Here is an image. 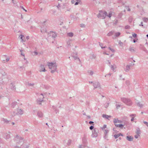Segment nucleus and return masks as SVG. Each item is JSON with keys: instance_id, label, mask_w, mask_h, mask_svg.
<instances>
[{"instance_id": "16", "label": "nucleus", "mask_w": 148, "mask_h": 148, "mask_svg": "<svg viewBox=\"0 0 148 148\" xmlns=\"http://www.w3.org/2000/svg\"><path fill=\"white\" fill-rule=\"evenodd\" d=\"M10 88L13 90H16L15 86L12 83H11L10 84Z\"/></svg>"}, {"instance_id": "19", "label": "nucleus", "mask_w": 148, "mask_h": 148, "mask_svg": "<svg viewBox=\"0 0 148 148\" xmlns=\"http://www.w3.org/2000/svg\"><path fill=\"white\" fill-rule=\"evenodd\" d=\"M120 33L119 32L116 33L114 36L113 37V38L115 39L116 37L119 36L120 35Z\"/></svg>"}, {"instance_id": "35", "label": "nucleus", "mask_w": 148, "mask_h": 148, "mask_svg": "<svg viewBox=\"0 0 148 148\" xmlns=\"http://www.w3.org/2000/svg\"><path fill=\"white\" fill-rule=\"evenodd\" d=\"M4 57V58H6V62H8L10 60V58L9 57L6 58L7 56L5 55L3 56Z\"/></svg>"}, {"instance_id": "27", "label": "nucleus", "mask_w": 148, "mask_h": 148, "mask_svg": "<svg viewBox=\"0 0 148 148\" xmlns=\"http://www.w3.org/2000/svg\"><path fill=\"white\" fill-rule=\"evenodd\" d=\"M41 32L42 33H44L46 32V29L45 28H42L41 29Z\"/></svg>"}, {"instance_id": "12", "label": "nucleus", "mask_w": 148, "mask_h": 148, "mask_svg": "<svg viewBox=\"0 0 148 148\" xmlns=\"http://www.w3.org/2000/svg\"><path fill=\"white\" fill-rule=\"evenodd\" d=\"M102 116L104 118L108 119V120H110L109 118H110L111 117V116H109L105 114H103L102 115Z\"/></svg>"}, {"instance_id": "20", "label": "nucleus", "mask_w": 148, "mask_h": 148, "mask_svg": "<svg viewBox=\"0 0 148 148\" xmlns=\"http://www.w3.org/2000/svg\"><path fill=\"white\" fill-rule=\"evenodd\" d=\"M130 65H127L126 66L125 71L126 72H128L129 71L130 69Z\"/></svg>"}, {"instance_id": "29", "label": "nucleus", "mask_w": 148, "mask_h": 148, "mask_svg": "<svg viewBox=\"0 0 148 148\" xmlns=\"http://www.w3.org/2000/svg\"><path fill=\"white\" fill-rule=\"evenodd\" d=\"M136 103L137 105L140 107V108L143 107V105L142 104H140L139 102H136Z\"/></svg>"}, {"instance_id": "49", "label": "nucleus", "mask_w": 148, "mask_h": 148, "mask_svg": "<svg viewBox=\"0 0 148 148\" xmlns=\"http://www.w3.org/2000/svg\"><path fill=\"white\" fill-rule=\"evenodd\" d=\"M130 117H133V116H136V114H132L130 115Z\"/></svg>"}, {"instance_id": "54", "label": "nucleus", "mask_w": 148, "mask_h": 148, "mask_svg": "<svg viewBox=\"0 0 148 148\" xmlns=\"http://www.w3.org/2000/svg\"><path fill=\"white\" fill-rule=\"evenodd\" d=\"M94 128V127L93 126H91L90 127H89V129L90 130H92Z\"/></svg>"}, {"instance_id": "22", "label": "nucleus", "mask_w": 148, "mask_h": 148, "mask_svg": "<svg viewBox=\"0 0 148 148\" xmlns=\"http://www.w3.org/2000/svg\"><path fill=\"white\" fill-rule=\"evenodd\" d=\"M114 31H112L110 32H109L107 34V36H110L114 34Z\"/></svg>"}, {"instance_id": "4", "label": "nucleus", "mask_w": 148, "mask_h": 148, "mask_svg": "<svg viewBox=\"0 0 148 148\" xmlns=\"http://www.w3.org/2000/svg\"><path fill=\"white\" fill-rule=\"evenodd\" d=\"M107 13L106 11H103L101 10L99 11V13L97 15L98 18H101L102 19L105 18L107 16Z\"/></svg>"}, {"instance_id": "14", "label": "nucleus", "mask_w": 148, "mask_h": 148, "mask_svg": "<svg viewBox=\"0 0 148 148\" xmlns=\"http://www.w3.org/2000/svg\"><path fill=\"white\" fill-rule=\"evenodd\" d=\"M111 69L113 71L115 72L116 71H115V69L116 68V65L115 64H113V65H111L110 66Z\"/></svg>"}, {"instance_id": "6", "label": "nucleus", "mask_w": 148, "mask_h": 148, "mask_svg": "<svg viewBox=\"0 0 148 148\" xmlns=\"http://www.w3.org/2000/svg\"><path fill=\"white\" fill-rule=\"evenodd\" d=\"M87 135L86 134H84L83 137L82 138V145H86L87 143Z\"/></svg>"}, {"instance_id": "28", "label": "nucleus", "mask_w": 148, "mask_h": 148, "mask_svg": "<svg viewBox=\"0 0 148 148\" xmlns=\"http://www.w3.org/2000/svg\"><path fill=\"white\" fill-rule=\"evenodd\" d=\"M71 40H69L67 42V44L68 46H71L70 45L71 42Z\"/></svg>"}, {"instance_id": "23", "label": "nucleus", "mask_w": 148, "mask_h": 148, "mask_svg": "<svg viewBox=\"0 0 148 148\" xmlns=\"http://www.w3.org/2000/svg\"><path fill=\"white\" fill-rule=\"evenodd\" d=\"M17 104V102L15 101L13 102L11 104V107L13 108H14V107Z\"/></svg>"}, {"instance_id": "11", "label": "nucleus", "mask_w": 148, "mask_h": 148, "mask_svg": "<svg viewBox=\"0 0 148 148\" xmlns=\"http://www.w3.org/2000/svg\"><path fill=\"white\" fill-rule=\"evenodd\" d=\"M3 137L4 138L8 139L10 138V135L8 133H5L3 134Z\"/></svg>"}, {"instance_id": "50", "label": "nucleus", "mask_w": 148, "mask_h": 148, "mask_svg": "<svg viewBox=\"0 0 148 148\" xmlns=\"http://www.w3.org/2000/svg\"><path fill=\"white\" fill-rule=\"evenodd\" d=\"M125 28L126 29H129L130 28V26L129 25H126L125 27Z\"/></svg>"}, {"instance_id": "8", "label": "nucleus", "mask_w": 148, "mask_h": 148, "mask_svg": "<svg viewBox=\"0 0 148 148\" xmlns=\"http://www.w3.org/2000/svg\"><path fill=\"white\" fill-rule=\"evenodd\" d=\"M40 96L42 97H40L42 99L38 98L37 100V103L39 105L41 104V102L43 101V99L44 98L43 95L42 94H41Z\"/></svg>"}, {"instance_id": "53", "label": "nucleus", "mask_w": 148, "mask_h": 148, "mask_svg": "<svg viewBox=\"0 0 148 148\" xmlns=\"http://www.w3.org/2000/svg\"><path fill=\"white\" fill-rule=\"evenodd\" d=\"M57 7L59 10L60 9V4L59 3L58 4V6H57Z\"/></svg>"}, {"instance_id": "48", "label": "nucleus", "mask_w": 148, "mask_h": 148, "mask_svg": "<svg viewBox=\"0 0 148 148\" xmlns=\"http://www.w3.org/2000/svg\"><path fill=\"white\" fill-rule=\"evenodd\" d=\"M92 58L95 59L96 58V56L95 55L93 54L92 55Z\"/></svg>"}, {"instance_id": "21", "label": "nucleus", "mask_w": 148, "mask_h": 148, "mask_svg": "<svg viewBox=\"0 0 148 148\" xmlns=\"http://www.w3.org/2000/svg\"><path fill=\"white\" fill-rule=\"evenodd\" d=\"M1 121L7 124L9 122H10V121H8L7 119H4V118H3L2 119Z\"/></svg>"}, {"instance_id": "51", "label": "nucleus", "mask_w": 148, "mask_h": 148, "mask_svg": "<svg viewBox=\"0 0 148 148\" xmlns=\"http://www.w3.org/2000/svg\"><path fill=\"white\" fill-rule=\"evenodd\" d=\"M80 26L82 27H85V25L84 24H81L80 25Z\"/></svg>"}, {"instance_id": "40", "label": "nucleus", "mask_w": 148, "mask_h": 148, "mask_svg": "<svg viewBox=\"0 0 148 148\" xmlns=\"http://www.w3.org/2000/svg\"><path fill=\"white\" fill-rule=\"evenodd\" d=\"M71 140H69L68 141V142H67V145H71Z\"/></svg>"}, {"instance_id": "25", "label": "nucleus", "mask_w": 148, "mask_h": 148, "mask_svg": "<svg viewBox=\"0 0 148 148\" xmlns=\"http://www.w3.org/2000/svg\"><path fill=\"white\" fill-rule=\"evenodd\" d=\"M52 37L53 38H55L57 36L56 34L54 32H52L51 33Z\"/></svg>"}, {"instance_id": "17", "label": "nucleus", "mask_w": 148, "mask_h": 148, "mask_svg": "<svg viewBox=\"0 0 148 148\" xmlns=\"http://www.w3.org/2000/svg\"><path fill=\"white\" fill-rule=\"evenodd\" d=\"M37 115L38 117L41 118L43 116V114L42 112L40 111H38L37 113Z\"/></svg>"}, {"instance_id": "56", "label": "nucleus", "mask_w": 148, "mask_h": 148, "mask_svg": "<svg viewBox=\"0 0 148 148\" xmlns=\"http://www.w3.org/2000/svg\"><path fill=\"white\" fill-rule=\"evenodd\" d=\"M143 123L145 124H146L148 127V122H147L146 121H144Z\"/></svg>"}, {"instance_id": "2", "label": "nucleus", "mask_w": 148, "mask_h": 148, "mask_svg": "<svg viewBox=\"0 0 148 148\" xmlns=\"http://www.w3.org/2000/svg\"><path fill=\"white\" fill-rule=\"evenodd\" d=\"M49 69H51V72L53 73L57 71V65L55 63L49 62L47 64Z\"/></svg>"}, {"instance_id": "55", "label": "nucleus", "mask_w": 148, "mask_h": 148, "mask_svg": "<svg viewBox=\"0 0 148 148\" xmlns=\"http://www.w3.org/2000/svg\"><path fill=\"white\" fill-rule=\"evenodd\" d=\"M140 135H138V134H137V135H135L134 136V137L135 138H137L138 137V136H139Z\"/></svg>"}, {"instance_id": "62", "label": "nucleus", "mask_w": 148, "mask_h": 148, "mask_svg": "<svg viewBox=\"0 0 148 148\" xmlns=\"http://www.w3.org/2000/svg\"><path fill=\"white\" fill-rule=\"evenodd\" d=\"M119 3H122L123 5L124 4V3L123 2H122V1L121 0H120V1H119Z\"/></svg>"}, {"instance_id": "52", "label": "nucleus", "mask_w": 148, "mask_h": 148, "mask_svg": "<svg viewBox=\"0 0 148 148\" xmlns=\"http://www.w3.org/2000/svg\"><path fill=\"white\" fill-rule=\"evenodd\" d=\"M108 136L107 134H105V136H104V138L105 139H107Z\"/></svg>"}, {"instance_id": "38", "label": "nucleus", "mask_w": 148, "mask_h": 148, "mask_svg": "<svg viewBox=\"0 0 148 148\" xmlns=\"http://www.w3.org/2000/svg\"><path fill=\"white\" fill-rule=\"evenodd\" d=\"M73 57L75 59V60H76L78 59L79 62H80V60L79 58H78L77 56H73Z\"/></svg>"}, {"instance_id": "59", "label": "nucleus", "mask_w": 148, "mask_h": 148, "mask_svg": "<svg viewBox=\"0 0 148 148\" xmlns=\"http://www.w3.org/2000/svg\"><path fill=\"white\" fill-rule=\"evenodd\" d=\"M107 62H108V65L110 66H111L110 65V61L109 60H107Z\"/></svg>"}, {"instance_id": "44", "label": "nucleus", "mask_w": 148, "mask_h": 148, "mask_svg": "<svg viewBox=\"0 0 148 148\" xmlns=\"http://www.w3.org/2000/svg\"><path fill=\"white\" fill-rule=\"evenodd\" d=\"M106 127V125H104L103 127H101V129L102 130H103Z\"/></svg>"}, {"instance_id": "15", "label": "nucleus", "mask_w": 148, "mask_h": 148, "mask_svg": "<svg viewBox=\"0 0 148 148\" xmlns=\"http://www.w3.org/2000/svg\"><path fill=\"white\" fill-rule=\"evenodd\" d=\"M126 139L130 141H132L133 140V138L131 136H127L126 137Z\"/></svg>"}, {"instance_id": "13", "label": "nucleus", "mask_w": 148, "mask_h": 148, "mask_svg": "<svg viewBox=\"0 0 148 148\" xmlns=\"http://www.w3.org/2000/svg\"><path fill=\"white\" fill-rule=\"evenodd\" d=\"M113 122L114 123H122V121L119 120L117 118L114 119L113 120Z\"/></svg>"}, {"instance_id": "42", "label": "nucleus", "mask_w": 148, "mask_h": 148, "mask_svg": "<svg viewBox=\"0 0 148 148\" xmlns=\"http://www.w3.org/2000/svg\"><path fill=\"white\" fill-rule=\"evenodd\" d=\"M125 8L128 11H130L131 10H130V8L128 6H125Z\"/></svg>"}, {"instance_id": "45", "label": "nucleus", "mask_w": 148, "mask_h": 148, "mask_svg": "<svg viewBox=\"0 0 148 148\" xmlns=\"http://www.w3.org/2000/svg\"><path fill=\"white\" fill-rule=\"evenodd\" d=\"M123 125L122 124H120L119 125V127L122 128L123 127Z\"/></svg>"}, {"instance_id": "26", "label": "nucleus", "mask_w": 148, "mask_h": 148, "mask_svg": "<svg viewBox=\"0 0 148 148\" xmlns=\"http://www.w3.org/2000/svg\"><path fill=\"white\" fill-rule=\"evenodd\" d=\"M129 50L131 52H134L135 51V50L134 49V48L133 47H130L129 48Z\"/></svg>"}, {"instance_id": "31", "label": "nucleus", "mask_w": 148, "mask_h": 148, "mask_svg": "<svg viewBox=\"0 0 148 148\" xmlns=\"http://www.w3.org/2000/svg\"><path fill=\"white\" fill-rule=\"evenodd\" d=\"M24 37V36L23 35H21L20 36H19V37L20 38V39L21 40V41L22 42H24V41L23 40V38Z\"/></svg>"}, {"instance_id": "24", "label": "nucleus", "mask_w": 148, "mask_h": 148, "mask_svg": "<svg viewBox=\"0 0 148 148\" xmlns=\"http://www.w3.org/2000/svg\"><path fill=\"white\" fill-rule=\"evenodd\" d=\"M67 35L68 36L72 37L73 36V34L72 32H69L67 33Z\"/></svg>"}, {"instance_id": "46", "label": "nucleus", "mask_w": 148, "mask_h": 148, "mask_svg": "<svg viewBox=\"0 0 148 148\" xmlns=\"http://www.w3.org/2000/svg\"><path fill=\"white\" fill-rule=\"evenodd\" d=\"M132 36L134 38H136V37L137 34H135L134 33H132Z\"/></svg>"}, {"instance_id": "63", "label": "nucleus", "mask_w": 148, "mask_h": 148, "mask_svg": "<svg viewBox=\"0 0 148 148\" xmlns=\"http://www.w3.org/2000/svg\"><path fill=\"white\" fill-rule=\"evenodd\" d=\"M80 2L77 1L75 3V5H78Z\"/></svg>"}, {"instance_id": "37", "label": "nucleus", "mask_w": 148, "mask_h": 148, "mask_svg": "<svg viewBox=\"0 0 148 148\" xmlns=\"http://www.w3.org/2000/svg\"><path fill=\"white\" fill-rule=\"evenodd\" d=\"M143 20L144 22H147L148 21V18H143Z\"/></svg>"}, {"instance_id": "30", "label": "nucleus", "mask_w": 148, "mask_h": 148, "mask_svg": "<svg viewBox=\"0 0 148 148\" xmlns=\"http://www.w3.org/2000/svg\"><path fill=\"white\" fill-rule=\"evenodd\" d=\"M88 73L91 75H92L94 73L92 71L90 70L88 71Z\"/></svg>"}, {"instance_id": "9", "label": "nucleus", "mask_w": 148, "mask_h": 148, "mask_svg": "<svg viewBox=\"0 0 148 148\" xmlns=\"http://www.w3.org/2000/svg\"><path fill=\"white\" fill-rule=\"evenodd\" d=\"M39 71L40 72H45L46 70L44 65L41 64L39 67Z\"/></svg>"}, {"instance_id": "41", "label": "nucleus", "mask_w": 148, "mask_h": 148, "mask_svg": "<svg viewBox=\"0 0 148 148\" xmlns=\"http://www.w3.org/2000/svg\"><path fill=\"white\" fill-rule=\"evenodd\" d=\"M114 136L115 138H117L119 136V135L118 134H116L114 135Z\"/></svg>"}, {"instance_id": "7", "label": "nucleus", "mask_w": 148, "mask_h": 148, "mask_svg": "<svg viewBox=\"0 0 148 148\" xmlns=\"http://www.w3.org/2000/svg\"><path fill=\"white\" fill-rule=\"evenodd\" d=\"M16 114L17 115H22L23 114V111L20 109H17L15 110Z\"/></svg>"}, {"instance_id": "34", "label": "nucleus", "mask_w": 148, "mask_h": 148, "mask_svg": "<svg viewBox=\"0 0 148 148\" xmlns=\"http://www.w3.org/2000/svg\"><path fill=\"white\" fill-rule=\"evenodd\" d=\"M99 46L101 47L102 49L105 48L106 47H103L102 46L103 45V44L102 43L99 42Z\"/></svg>"}, {"instance_id": "18", "label": "nucleus", "mask_w": 148, "mask_h": 148, "mask_svg": "<svg viewBox=\"0 0 148 148\" xmlns=\"http://www.w3.org/2000/svg\"><path fill=\"white\" fill-rule=\"evenodd\" d=\"M78 148H89L87 145H80Z\"/></svg>"}, {"instance_id": "64", "label": "nucleus", "mask_w": 148, "mask_h": 148, "mask_svg": "<svg viewBox=\"0 0 148 148\" xmlns=\"http://www.w3.org/2000/svg\"><path fill=\"white\" fill-rule=\"evenodd\" d=\"M119 44L121 45H122L123 44V43L120 40L119 41Z\"/></svg>"}, {"instance_id": "60", "label": "nucleus", "mask_w": 148, "mask_h": 148, "mask_svg": "<svg viewBox=\"0 0 148 148\" xmlns=\"http://www.w3.org/2000/svg\"><path fill=\"white\" fill-rule=\"evenodd\" d=\"M21 8L22 9H23V10H24L26 12H27V10H25L24 8V7H23V6H21Z\"/></svg>"}, {"instance_id": "1", "label": "nucleus", "mask_w": 148, "mask_h": 148, "mask_svg": "<svg viewBox=\"0 0 148 148\" xmlns=\"http://www.w3.org/2000/svg\"><path fill=\"white\" fill-rule=\"evenodd\" d=\"M14 140L17 145H22L24 143V139L22 137L16 135L14 138Z\"/></svg>"}, {"instance_id": "36", "label": "nucleus", "mask_w": 148, "mask_h": 148, "mask_svg": "<svg viewBox=\"0 0 148 148\" xmlns=\"http://www.w3.org/2000/svg\"><path fill=\"white\" fill-rule=\"evenodd\" d=\"M1 73H0V76L1 75L2 76H4L5 75V73L3 71H2ZM1 77V76H0V77Z\"/></svg>"}, {"instance_id": "5", "label": "nucleus", "mask_w": 148, "mask_h": 148, "mask_svg": "<svg viewBox=\"0 0 148 148\" xmlns=\"http://www.w3.org/2000/svg\"><path fill=\"white\" fill-rule=\"evenodd\" d=\"M99 130L97 128H95L92 131L91 136L92 138L96 137L97 136Z\"/></svg>"}, {"instance_id": "61", "label": "nucleus", "mask_w": 148, "mask_h": 148, "mask_svg": "<svg viewBox=\"0 0 148 148\" xmlns=\"http://www.w3.org/2000/svg\"><path fill=\"white\" fill-rule=\"evenodd\" d=\"M126 83L127 85H129L130 84V82L129 81H126Z\"/></svg>"}, {"instance_id": "39", "label": "nucleus", "mask_w": 148, "mask_h": 148, "mask_svg": "<svg viewBox=\"0 0 148 148\" xmlns=\"http://www.w3.org/2000/svg\"><path fill=\"white\" fill-rule=\"evenodd\" d=\"M112 15V12H110L109 13V14L108 15H107V16L109 18H110Z\"/></svg>"}, {"instance_id": "57", "label": "nucleus", "mask_w": 148, "mask_h": 148, "mask_svg": "<svg viewBox=\"0 0 148 148\" xmlns=\"http://www.w3.org/2000/svg\"><path fill=\"white\" fill-rule=\"evenodd\" d=\"M116 108L117 109H118V108H119V107H120V105H119L116 104Z\"/></svg>"}, {"instance_id": "10", "label": "nucleus", "mask_w": 148, "mask_h": 148, "mask_svg": "<svg viewBox=\"0 0 148 148\" xmlns=\"http://www.w3.org/2000/svg\"><path fill=\"white\" fill-rule=\"evenodd\" d=\"M93 85L94 87V88H99L100 87V83L98 82H96L93 83Z\"/></svg>"}, {"instance_id": "32", "label": "nucleus", "mask_w": 148, "mask_h": 148, "mask_svg": "<svg viewBox=\"0 0 148 148\" xmlns=\"http://www.w3.org/2000/svg\"><path fill=\"white\" fill-rule=\"evenodd\" d=\"M136 133L137 134H138V135H139L140 134V130L139 128H138V129H137Z\"/></svg>"}, {"instance_id": "47", "label": "nucleus", "mask_w": 148, "mask_h": 148, "mask_svg": "<svg viewBox=\"0 0 148 148\" xmlns=\"http://www.w3.org/2000/svg\"><path fill=\"white\" fill-rule=\"evenodd\" d=\"M108 49L113 52H114L115 51L114 49L111 48L110 47H109Z\"/></svg>"}, {"instance_id": "33", "label": "nucleus", "mask_w": 148, "mask_h": 148, "mask_svg": "<svg viewBox=\"0 0 148 148\" xmlns=\"http://www.w3.org/2000/svg\"><path fill=\"white\" fill-rule=\"evenodd\" d=\"M34 84L33 83H31L28 82L27 83V85L29 86H34Z\"/></svg>"}, {"instance_id": "43", "label": "nucleus", "mask_w": 148, "mask_h": 148, "mask_svg": "<svg viewBox=\"0 0 148 148\" xmlns=\"http://www.w3.org/2000/svg\"><path fill=\"white\" fill-rule=\"evenodd\" d=\"M109 131L108 130H105L104 131V134H107L108 133V132Z\"/></svg>"}, {"instance_id": "58", "label": "nucleus", "mask_w": 148, "mask_h": 148, "mask_svg": "<svg viewBox=\"0 0 148 148\" xmlns=\"http://www.w3.org/2000/svg\"><path fill=\"white\" fill-rule=\"evenodd\" d=\"M89 123L90 124H92V125H94L93 124L94 123V122L92 121H90L89 122Z\"/></svg>"}, {"instance_id": "3", "label": "nucleus", "mask_w": 148, "mask_h": 148, "mask_svg": "<svg viewBox=\"0 0 148 148\" xmlns=\"http://www.w3.org/2000/svg\"><path fill=\"white\" fill-rule=\"evenodd\" d=\"M121 101L128 106H131L132 104V102L130 99L126 98H121Z\"/></svg>"}]
</instances>
